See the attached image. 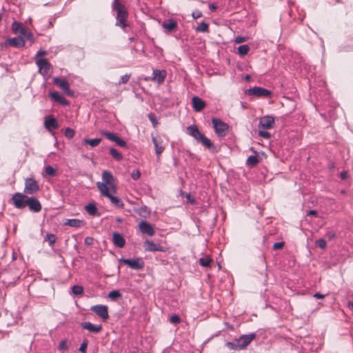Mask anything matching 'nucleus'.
<instances>
[{"instance_id":"6ab92c4d","label":"nucleus","mask_w":353,"mask_h":353,"mask_svg":"<svg viewBox=\"0 0 353 353\" xmlns=\"http://www.w3.org/2000/svg\"><path fill=\"white\" fill-rule=\"evenodd\" d=\"M49 95L51 100L60 103L62 105H68L69 101L61 96L57 91L50 92Z\"/></svg>"},{"instance_id":"6e6d98bb","label":"nucleus","mask_w":353,"mask_h":353,"mask_svg":"<svg viewBox=\"0 0 353 353\" xmlns=\"http://www.w3.org/2000/svg\"><path fill=\"white\" fill-rule=\"evenodd\" d=\"M283 245H284L283 242H277L273 245V249H274V250L281 249L283 247Z\"/></svg>"},{"instance_id":"a211bd4d","label":"nucleus","mask_w":353,"mask_h":353,"mask_svg":"<svg viewBox=\"0 0 353 353\" xmlns=\"http://www.w3.org/2000/svg\"><path fill=\"white\" fill-rule=\"evenodd\" d=\"M144 247L145 250L150 251V252H155V251H159V252H165V249L161 246L159 244L154 243L152 241L146 240L144 242Z\"/></svg>"},{"instance_id":"c85d7f7f","label":"nucleus","mask_w":353,"mask_h":353,"mask_svg":"<svg viewBox=\"0 0 353 353\" xmlns=\"http://www.w3.org/2000/svg\"><path fill=\"white\" fill-rule=\"evenodd\" d=\"M101 141V139H85L83 140V143L90 145L92 148L97 146Z\"/></svg>"},{"instance_id":"72a5a7b5","label":"nucleus","mask_w":353,"mask_h":353,"mask_svg":"<svg viewBox=\"0 0 353 353\" xmlns=\"http://www.w3.org/2000/svg\"><path fill=\"white\" fill-rule=\"evenodd\" d=\"M259 163V159L256 156H250L247 159V165L250 167L255 166Z\"/></svg>"},{"instance_id":"4468645a","label":"nucleus","mask_w":353,"mask_h":353,"mask_svg":"<svg viewBox=\"0 0 353 353\" xmlns=\"http://www.w3.org/2000/svg\"><path fill=\"white\" fill-rule=\"evenodd\" d=\"M25 40L21 36L14 38L8 39L6 40L5 46H13L17 48H23L25 46Z\"/></svg>"},{"instance_id":"79ce46f5","label":"nucleus","mask_w":353,"mask_h":353,"mask_svg":"<svg viewBox=\"0 0 353 353\" xmlns=\"http://www.w3.org/2000/svg\"><path fill=\"white\" fill-rule=\"evenodd\" d=\"M316 245L322 250H324L327 246V243L325 239H319L316 241Z\"/></svg>"},{"instance_id":"c03bdc74","label":"nucleus","mask_w":353,"mask_h":353,"mask_svg":"<svg viewBox=\"0 0 353 353\" xmlns=\"http://www.w3.org/2000/svg\"><path fill=\"white\" fill-rule=\"evenodd\" d=\"M148 118L151 123H152L153 127L156 128L158 125V121L156 116L154 114L150 113L148 114Z\"/></svg>"},{"instance_id":"393cba45","label":"nucleus","mask_w":353,"mask_h":353,"mask_svg":"<svg viewBox=\"0 0 353 353\" xmlns=\"http://www.w3.org/2000/svg\"><path fill=\"white\" fill-rule=\"evenodd\" d=\"M162 27L168 32H172L177 28V23L172 19L165 21L162 23Z\"/></svg>"},{"instance_id":"f3484780","label":"nucleus","mask_w":353,"mask_h":353,"mask_svg":"<svg viewBox=\"0 0 353 353\" xmlns=\"http://www.w3.org/2000/svg\"><path fill=\"white\" fill-rule=\"evenodd\" d=\"M152 141L154 145L156 154L161 155L165 150L163 139L160 137H152Z\"/></svg>"},{"instance_id":"49530a36","label":"nucleus","mask_w":353,"mask_h":353,"mask_svg":"<svg viewBox=\"0 0 353 353\" xmlns=\"http://www.w3.org/2000/svg\"><path fill=\"white\" fill-rule=\"evenodd\" d=\"M117 145L120 146V147H123V148H125L127 147V143L126 142L121 139L120 137H119L117 136V137L116 138V139L114 140V141Z\"/></svg>"},{"instance_id":"39448f33","label":"nucleus","mask_w":353,"mask_h":353,"mask_svg":"<svg viewBox=\"0 0 353 353\" xmlns=\"http://www.w3.org/2000/svg\"><path fill=\"white\" fill-rule=\"evenodd\" d=\"M28 197L24 192H16L12 195L11 201L16 208L23 209L27 206Z\"/></svg>"},{"instance_id":"09e8293b","label":"nucleus","mask_w":353,"mask_h":353,"mask_svg":"<svg viewBox=\"0 0 353 353\" xmlns=\"http://www.w3.org/2000/svg\"><path fill=\"white\" fill-rule=\"evenodd\" d=\"M130 74H124L121 77L120 80L119 81V84H123L127 83L130 79Z\"/></svg>"},{"instance_id":"f03ea898","label":"nucleus","mask_w":353,"mask_h":353,"mask_svg":"<svg viewBox=\"0 0 353 353\" xmlns=\"http://www.w3.org/2000/svg\"><path fill=\"white\" fill-rule=\"evenodd\" d=\"M255 333L243 334L239 339H236L232 342H228L226 346L230 350H241L245 349L248 345L256 338Z\"/></svg>"},{"instance_id":"5701e85b","label":"nucleus","mask_w":353,"mask_h":353,"mask_svg":"<svg viewBox=\"0 0 353 353\" xmlns=\"http://www.w3.org/2000/svg\"><path fill=\"white\" fill-rule=\"evenodd\" d=\"M192 107L196 112L201 111L205 106V103L199 97L192 98Z\"/></svg>"},{"instance_id":"a18cd8bd","label":"nucleus","mask_w":353,"mask_h":353,"mask_svg":"<svg viewBox=\"0 0 353 353\" xmlns=\"http://www.w3.org/2000/svg\"><path fill=\"white\" fill-rule=\"evenodd\" d=\"M75 134V132H74V130L70 128H67L65 130V136L69 139H72L74 137Z\"/></svg>"},{"instance_id":"ddd939ff","label":"nucleus","mask_w":353,"mask_h":353,"mask_svg":"<svg viewBox=\"0 0 353 353\" xmlns=\"http://www.w3.org/2000/svg\"><path fill=\"white\" fill-rule=\"evenodd\" d=\"M91 310L95 312L99 316L103 319H108L109 317L108 307L103 305H97L91 307Z\"/></svg>"},{"instance_id":"3c124183","label":"nucleus","mask_w":353,"mask_h":353,"mask_svg":"<svg viewBox=\"0 0 353 353\" xmlns=\"http://www.w3.org/2000/svg\"><path fill=\"white\" fill-rule=\"evenodd\" d=\"M170 323H172L173 324H178L180 323L181 319L178 315L175 314L170 317Z\"/></svg>"},{"instance_id":"473e14b6","label":"nucleus","mask_w":353,"mask_h":353,"mask_svg":"<svg viewBox=\"0 0 353 353\" xmlns=\"http://www.w3.org/2000/svg\"><path fill=\"white\" fill-rule=\"evenodd\" d=\"M209 30V26L204 21L201 22L199 26L196 28L197 32H206Z\"/></svg>"},{"instance_id":"ea45409f","label":"nucleus","mask_w":353,"mask_h":353,"mask_svg":"<svg viewBox=\"0 0 353 353\" xmlns=\"http://www.w3.org/2000/svg\"><path fill=\"white\" fill-rule=\"evenodd\" d=\"M21 36H23L25 39L32 41L34 39L33 34L30 32H28L26 29L23 30L21 34Z\"/></svg>"},{"instance_id":"37998d69","label":"nucleus","mask_w":353,"mask_h":353,"mask_svg":"<svg viewBox=\"0 0 353 353\" xmlns=\"http://www.w3.org/2000/svg\"><path fill=\"white\" fill-rule=\"evenodd\" d=\"M45 171L46 174L52 176H54L56 174V170L51 165H48L45 168Z\"/></svg>"},{"instance_id":"0eeeda50","label":"nucleus","mask_w":353,"mask_h":353,"mask_svg":"<svg viewBox=\"0 0 353 353\" xmlns=\"http://www.w3.org/2000/svg\"><path fill=\"white\" fill-rule=\"evenodd\" d=\"M53 83L57 85L66 95L74 97V92L70 89V85L65 78L54 77Z\"/></svg>"},{"instance_id":"423d86ee","label":"nucleus","mask_w":353,"mask_h":353,"mask_svg":"<svg viewBox=\"0 0 353 353\" xmlns=\"http://www.w3.org/2000/svg\"><path fill=\"white\" fill-rule=\"evenodd\" d=\"M121 263L127 265L129 268L134 270H141L144 268L145 263L141 258L134 259H120Z\"/></svg>"},{"instance_id":"1a4fd4ad","label":"nucleus","mask_w":353,"mask_h":353,"mask_svg":"<svg viewBox=\"0 0 353 353\" xmlns=\"http://www.w3.org/2000/svg\"><path fill=\"white\" fill-rule=\"evenodd\" d=\"M101 186V194L103 196H105L108 197L110 200L112 204H113L114 206L122 208L124 205L123 201L119 199L118 197H116L113 196L114 193L111 192V191H109L106 189V188L103 185Z\"/></svg>"},{"instance_id":"e433bc0d","label":"nucleus","mask_w":353,"mask_h":353,"mask_svg":"<svg viewBox=\"0 0 353 353\" xmlns=\"http://www.w3.org/2000/svg\"><path fill=\"white\" fill-rule=\"evenodd\" d=\"M71 290L75 295H81L83 292V288L81 285H76L71 288Z\"/></svg>"},{"instance_id":"b1692460","label":"nucleus","mask_w":353,"mask_h":353,"mask_svg":"<svg viewBox=\"0 0 353 353\" xmlns=\"http://www.w3.org/2000/svg\"><path fill=\"white\" fill-rule=\"evenodd\" d=\"M112 242H113L114 245H115L116 246H117L118 248H123L125 244V239L121 234H119L118 232H114L113 234Z\"/></svg>"},{"instance_id":"e2e57ef3","label":"nucleus","mask_w":353,"mask_h":353,"mask_svg":"<svg viewBox=\"0 0 353 353\" xmlns=\"http://www.w3.org/2000/svg\"><path fill=\"white\" fill-rule=\"evenodd\" d=\"M46 54V52L45 50H39L37 53V59L39 58L40 56H43Z\"/></svg>"},{"instance_id":"4d7b16f0","label":"nucleus","mask_w":353,"mask_h":353,"mask_svg":"<svg viewBox=\"0 0 353 353\" xmlns=\"http://www.w3.org/2000/svg\"><path fill=\"white\" fill-rule=\"evenodd\" d=\"M336 236V234L334 232L329 231L326 233L325 236L329 239L331 240L334 239Z\"/></svg>"},{"instance_id":"7c9ffc66","label":"nucleus","mask_w":353,"mask_h":353,"mask_svg":"<svg viewBox=\"0 0 353 353\" xmlns=\"http://www.w3.org/2000/svg\"><path fill=\"white\" fill-rule=\"evenodd\" d=\"M110 153L116 161H119L123 159L122 154L114 148H110Z\"/></svg>"},{"instance_id":"864d4df0","label":"nucleus","mask_w":353,"mask_h":353,"mask_svg":"<svg viewBox=\"0 0 353 353\" xmlns=\"http://www.w3.org/2000/svg\"><path fill=\"white\" fill-rule=\"evenodd\" d=\"M259 135L264 139H269L271 136L270 132L264 130H259Z\"/></svg>"},{"instance_id":"a19ab883","label":"nucleus","mask_w":353,"mask_h":353,"mask_svg":"<svg viewBox=\"0 0 353 353\" xmlns=\"http://www.w3.org/2000/svg\"><path fill=\"white\" fill-rule=\"evenodd\" d=\"M108 296L112 300H117V299L121 297V294L117 290H113L109 293Z\"/></svg>"},{"instance_id":"052dcab7","label":"nucleus","mask_w":353,"mask_h":353,"mask_svg":"<svg viewBox=\"0 0 353 353\" xmlns=\"http://www.w3.org/2000/svg\"><path fill=\"white\" fill-rule=\"evenodd\" d=\"M245 41V37H237L234 41L235 43H243Z\"/></svg>"},{"instance_id":"f8f14e48","label":"nucleus","mask_w":353,"mask_h":353,"mask_svg":"<svg viewBox=\"0 0 353 353\" xmlns=\"http://www.w3.org/2000/svg\"><path fill=\"white\" fill-rule=\"evenodd\" d=\"M139 228L142 234L150 236H152L155 233L153 225L146 221L142 220L139 224Z\"/></svg>"},{"instance_id":"69168bd1","label":"nucleus","mask_w":353,"mask_h":353,"mask_svg":"<svg viewBox=\"0 0 353 353\" xmlns=\"http://www.w3.org/2000/svg\"><path fill=\"white\" fill-rule=\"evenodd\" d=\"M314 297H315L316 299H323L325 297V295L322 294L321 293H315L314 294Z\"/></svg>"},{"instance_id":"f704fd0d","label":"nucleus","mask_w":353,"mask_h":353,"mask_svg":"<svg viewBox=\"0 0 353 353\" xmlns=\"http://www.w3.org/2000/svg\"><path fill=\"white\" fill-rule=\"evenodd\" d=\"M205 148L210 149L212 147V143L211 141L203 135L199 141Z\"/></svg>"},{"instance_id":"603ef678","label":"nucleus","mask_w":353,"mask_h":353,"mask_svg":"<svg viewBox=\"0 0 353 353\" xmlns=\"http://www.w3.org/2000/svg\"><path fill=\"white\" fill-rule=\"evenodd\" d=\"M140 176H141V173H140V172L138 170H133L132 174H131V177L134 180L139 179L140 178Z\"/></svg>"},{"instance_id":"4be33fe9","label":"nucleus","mask_w":353,"mask_h":353,"mask_svg":"<svg viewBox=\"0 0 353 353\" xmlns=\"http://www.w3.org/2000/svg\"><path fill=\"white\" fill-rule=\"evenodd\" d=\"M81 327L83 329L87 330L90 332H92V333H98L102 329L101 325H94V324L91 323L90 322H83V323H81Z\"/></svg>"},{"instance_id":"f257e3e1","label":"nucleus","mask_w":353,"mask_h":353,"mask_svg":"<svg viewBox=\"0 0 353 353\" xmlns=\"http://www.w3.org/2000/svg\"><path fill=\"white\" fill-rule=\"evenodd\" d=\"M112 10L117 12L116 26L123 29L126 27V21L128 17V12L125 6L119 1L114 0L112 4Z\"/></svg>"},{"instance_id":"c756f323","label":"nucleus","mask_w":353,"mask_h":353,"mask_svg":"<svg viewBox=\"0 0 353 353\" xmlns=\"http://www.w3.org/2000/svg\"><path fill=\"white\" fill-rule=\"evenodd\" d=\"M12 30L14 33L21 34L22 30H25V28L23 27L21 23L14 21L12 24Z\"/></svg>"},{"instance_id":"9d476101","label":"nucleus","mask_w":353,"mask_h":353,"mask_svg":"<svg viewBox=\"0 0 353 353\" xmlns=\"http://www.w3.org/2000/svg\"><path fill=\"white\" fill-rule=\"evenodd\" d=\"M36 63L39 68V72L42 75L45 76L49 74L51 68V64L46 59L37 58Z\"/></svg>"},{"instance_id":"680f3d73","label":"nucleus","mask_w":353,"mask_h":353,"mask_svg":"<svg viewBox=\"0 0 353 353\" xmlns=\"http://www.w3.org/2000/svg\"><path fill=\"white\" fill-rule=\"evenodd\" d=\"M347 175H348V174H347V172L346 171H343V172H341V174H340V176H341V178L342 179H347Z\"/></svg>"},{"instance_id":"bb28decb","label":"nucleus","mask_w":353,"mask_h":353,"mask_svg":"<svg viewBox=\"0 0 353 353\" xmlns=\"http://www.w3.org/2000/svg\"><path fill=\"white\" fill-rule=\"evenodd\" d=\"M44 125L45 127L49 130H55L59 127L57 120L52 117H50L48 119H46Z\"/></svg>"},{"instance_id":"de8ad7c7","label":"nucleus","mask_w":353,"mask_h":353,"mask_svg":"<svg viewBox=\"0 0 353 353\" xmlns=\"http://www.w3.org/2000/svg\"><path fill=\"white\" fill-rule=\"evenodd\" d=\"M58 349L60 351L67 350L68 349L67 341L65 340L61 341L59 345Z\"/></svg>"},{"instance_id":"bf43d9fd","label":"nucleus","mask_w":353,"mask_h":353,"mask_svg":"<svg viewBox=\"0 0 353 353\" xmlns=\"http://www.w3.org/2000/svg\"><path fill=\"white\" fill-rule=\"evenodd\" d=\"M139 213L141 216H144L145 214H148L149 212L147 210L146 206H144L139 210Z\"/></svg>"},{"instance_id":"aec40b11","label":"nucleus","mask_w":353,"mask_h":353,"mask_svg":"<svg viewBox=\"0 0 353 353\" xmlns=\"http://www.w3.org/2000/svg\"><path fill=\"white\" fill-rule=\"evenodd\" d=\"M187 130L188 134L198 141H199L201 137L204 135L199 131V128L195 125L188 127Z\"/></svg>"},{"instance_id":"2f4dec72","label":"nucleus","mask_w":353,"mask_h":353,"mask_svg":"<svg viewBox=\"0 0 353 353\" xmlns=\"http://www.w3.org/2000/svg\"><path fill=\"white\" fill-rule=\"evenodd\" d=\"M199 264L203 267H208L210 266L212 259L209 256H205L204 257L200 258L199 260Z\"/></svg>"},{"instance_id":"774afa93","label":"nucleus","mask_w":353,"mask_h":353,"mask_svg":"<svg viewBox=\"0 0 353 353\" xmlns=\"http://www.w3.org/2000/svg\"><path fill=\"white\" fill-rule=\"evenodd\" d=\"M209 8H210V10L212 11L215 10L216 8V7L214 4H210Z\"/></svg>"},{"instance_id":"13d9d810","label":"nucleus","mask_w":353,"mask_h":353,"mask_svg":"<svg viewBox=\"0 0 353 353\" xmlns=\"http://www.w3.org/2000/svg\"><path fill=\"white\" fill-rule=\"evenodd\" d=\"M93 241L94 239L92 237L87 236L84 240V243L85 245H90L93 243Z\"/></svg>"},{"instance_id":"a878e982","label":"nucleus","mask_w":353,"mask_h":353,"mask_svg":"<svg viewBox=\"0 0 353 353\" xmlns=\"http://www.w3.org/2000/svg\"><path fill=\"white\" fill-rule=\"evenodd\" d=\"M83 221L77 219H65L63 222L64 225H68L72 228H80L83 225Z\"/></svg>"},{"instance_id":"20e7f679","label":"nucleus","mask_w":353,"mask_h":353,"mask_svg":"<svg viewBox=\"0 0 353 353\" xmlns=\"http://www.w3.org/2000/svg\"><path fill=\"white\" fill-rule=\"evenodd\" d=\"M212 123L216 134L220 137H225L228 131L229 126L218 118H213Z\"/></svg>"},{"instance_id":"cd10ccee","label":"nucleus","mask_w":353,"mask_h":353,"mask_svg":"<svg viewBox=\"0 0 353 353\" xmlns=\"http://www.w3.org/2000/svg\"><path fill=\"white\" fill-rule=\"evenodd\" d=\"M85 209L88 214L91 216H95L98 214V210L94 203H89L85 205Z\"/></svg>"},{"instance_id":"412c9836","label":"nucleus","mask_w":353,"mask_h":353,"mask_svg":"<svg viewBox=\"0 0 353 353\" xmlns=\"http://www.w3.org/2000/svg\"><path fill=\"white\" fill-rule=\"evenodd\" d=\"M166 77V72L165 70H154L152 72V80L157 81L159 83H162Z\"/></svg>"},{"instance_id":"6e6552de","label":"nucleus","mask_w":353,"mask_h":353,"mask_svg":"<svg viewBox=\"0 0 353 353\" xmlns=\"http://www.w3.org/2000/svg\"><path fill=\"white\" fill-rule=\"evenodd\" d=\"M39 190V185L33 178H27L25 180L23 192L26 194H34Z\"/></svg>"},{"instance_id":"4c0bfd02","label":"nucleus","mask_w":353,"mask_h":353,"mask_svg":"<svg viewBox=\"0 0 353 353\" xmlns=\"http://www.w3.org/2000/svg\"><path fill=\"white\" fill-rule=\"evenodd\" d=\"M101 134L103 135H104L108 139H109L113 142L117 137V135L115 133L108 132V131H103V132H101Z\"/></svg>"},{"instance_id":"2eb2a0df","label":"nucleus","mask_w":353,"mask_h":353,"mask_svg":"<svg viewBox=\"0 0 353 353\" xmlns=\"http://www.w3.org/2000/svg\"><path fill=\"white\" fill-rule=\"evenodd\" d=\"M27 206L32 212H39L41 210V204L35 197H28Z\"/></svg>"},{"instance_id":"8fccbe9b","label":"nucleus","mask_w":353,"mask_h":353,"mask_svg":"<svg viewBox=\"0 0 353 353\" xmlns=\"http://www.w3.org/2000/svg\"><path fill=\"white\" fill-rule=\"evenodd\" d=\"M88 347V341L84 340L83 343L81 344L79 350L83 353H86V350Z\"/></svg>"},{"instance_id":"7ed1b4c3","label":"nucleus","mask_w":353,"mask_h":353,"mask_svg":"<svg viewBox=\"0 0 353 353\" xmlns=\"http://www.w3.org/2000/svg\"><path fill=\"white\" fill-rule=\"evenodd\" d=\"M102 180L103 182H97V187L99 190L100 192L101 193V185H104L107 190L109 191H111L112 193L117 192V185L115 183V178L113 176L112 174L107 170H104L102 172Z\"/></svg>"},{"instance_id":"dca6fc26","label":"nucleus","mask_w":353,"mask_h":353,"mask_svg":"<svg viewBox=\"0 0 353 353\" xmlns=\"http://www.w3.org/2000/svg\"><path fill=\"white\" fill-rule=\"evenodd\" d=\"M274 124V119L271 116H265L260 119L259 127L265 130L270 129Z\"/></svg>"},{"instance_id":"5fc2aeb1","label":"nucleus","mask_w":353,"mask_h":353,"mask_svg":"<svg viewBox=\"0 0 353 353\" xmlns=\"http://www.w3.org/2000/svg\"><path fill=\"white\" fill-rule=\"evenodd\" d=\"M192 16L194 19H196L202 17V13L199 10H195L192 13Z\"/></svg>"},{"instance_id":"338daca9","label":"nucleus","mask_w":353,"mask_h":353,"mask_svg":"<svg viewBox=\"0 0 353 353\" xmlns=\"http://www.w3.org/2000/svg\"><path fill=\"white\" fill-rule=\"evenodd\" d=\"M186 198H187V200H188L190 203H194V199H192V197H191L190 194H188V195H187V196H186Z\"/></svg>"},{"instance_id":"9b49d317","label":"nucleus","mask_w":353,"mask_h":353,"mask_svg":"<svg viewBox=\"0 0 353 353\" xmlns=\"http://www.w3.org/2000/svg\"><path fill=\"white\" fill-rule=\"evenodd\" d=\"M246 93L248 95L256 96V97H270L272 94L270 90L261 88V87H254L252 88H250L246 91Z\"/></svg>"},{"instance_id":"c9c22d12","label":"nucleus","mask_w":353,"mask_h":353,"mask_svg":"<svg viewBox=\"0 0 353 353\" xmlns=\"http://www.w3.org/2000/svg\"><path fill=\"white\" fill-rule=\"evenodd\" d=\"M250 50V47L248 45H242L238 48V52L241 56H245Z\"/></svg>"},{"instance_id":"0e129e2a","label":"nucleus","mask_w":353,"mask_h":353,"mask_svg":"<svg viewBox=\"0 0 353 353\" xmlns=\"http://www.w3.org/2000/svg\"><path fill=\"white\" fill-rule=\"evenodd\" d=\"M307 215L308 216H316L317 215V212L314 210H309L307 213Z\"/></svg>"},{"instance_id":"58836bf2","label":"nucleus","mask_w":353,"mask_h":353,"mask_svg":"<svg viewBox=\"0 0 353 353\" xmlns=\"http://www.w3.org/2000/svg\"><path fill=\"white\" fill-rule=\"evenodd\" d=\"M56 236L54 234H47L45 241H48L50 246H52L56 242Z\"/></svg>"}]
</instances>
